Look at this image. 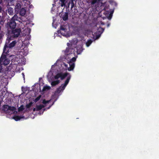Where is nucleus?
Listing matches in <instances>:
<instances>
[{
    "mask_svg": "<svg viewBox=\"0 0 159 159\" xmlns=\"http://www.w3.org/2000/svg\"><path fill=\"white\" fill-rule=\"evenodd\" d=\"M110 24H107V27H109V26H110Z\"/></svg>",
    "mask_w": 159,
    "mask_h": 159,
    "instance_id": "35",
    "label": "nucleus"
},
{
    "mask_svg": "<svg viewBox=\"0 0 159 159\" xmlns=\"http://www.w3.org/2000/svg\"><path fill=\"white\" fill-rule=\"evenodd\" d=\"M77 0H67V5H66V8H69L70 5H71V8L72 9L74 7L76 4Z\"/></svg>",
    "mask_w": 159,
    "mask_h": 159,
    "instance_id": "8",
    "label": "nucleus"
},
{
    "mask_svg": "<svg viewBox=\"0 0 159 159\" xmlns=\"http://www.w3.org/2000/svg\"><path fill=\"white\" fill-rule=\"evenodd\" d=\"M32 104V102H30L29 104H27L26 106V108H30Z\"/></svg>",
    "mask_w": 159,
    "mask_h": 159,
    "instance_id": "28",
    "label": "nucleus"
},
{
    "mask_svg": "<svg viewBox=\"0 0 159 159\" xmlns=\"http://www.w3.org/2000/svg\"><path fill=\"white\" fill-rule=\"evenodd\" d=\"M68 14L67 12L63 13L61 15L60 17L64 21H66L68 19Z\"/></svg>",
    "mask_w": 159,
    "mask_h": 159,
    "instance_id": "11",
    "label": "nucleus"
},
{
    "mask_svg": "<svg viewBox=\"0 0 159 159\" xmlns=\"http://www.w3.org/2000/svg\"><path fill=\"white\" fill-rule=\"evenodd\" d=\"M60 82V80H58L56 81H54L52 82L51 84L52 86H54L59 84Z\"/></svg>",
    "mask_w": 159,
    "mask_h": 159,
    "instance_id": "17",
    "label": "nucleus"
},
{
    "mask_svg": "<svg viewBox=\"0 0 159 159\" xmlns=\"http://www.w3.org/2000/svg\"><path fill=\"white\" fill-rule=\"evenodd\" d=\"M8 111H14L16 109V108L15 107H11L9 106V107H8Z\"/></svg>",
    "mask_w": 159,
    "mask_h": 159,
    "instance_id": "26",
    "label": "nucleus"
},
{
    "mask_svg": "<svg viewBox=\"0 0 159 159\" xmlns=\"http://www.w3.org/2000/svg\"><path fill=\"white\" fill-rule=\"evenodd\" d=\"M67 45L68 46V47L66 48L65 50V52L66 54L69 55L72 54L73 52H74V49L73 48H71L72 45L71 44L70 45L69 43H67Z\"/></svg>",
    "mask_w": 159,
    "mask_h": 159,
    "instance_id": "7",
    "label": "nucleus"
},
{
    "mask_svg": "<svg viewBox=\"0 0 159 159\" xmlns=\"http://www.w3.org/2000/svg\"><path fill=\"white\" fill-rule=\"evenodd\" d=\"M103 0H91L90 2L91 5L92 6L95 4H97L98 5L100 3H101L102 5L103 4V3L102 2Z\"/></svg>",
    "mask_w": 159,
    "mask_h": 159,
    "instance_id": "9",
    "label": "nucleus"
},
{
    "mask_svg": "<svg viewBox=\"0 0 159 159\" xmlns=\"http://www.w3.org/2000/svg\"><path fill=\"white\" fill-rule=\"evenodd\" d=\"M21 7V5L19 3H18L16 4V6H15V9L16 11H19L20 10V8Z\"/></svg>",
    "mask_w": 159,
    "mask_h": 159,
    "instance_id": "18",
    "label": "nucleus"
},
{
    "mask_svg": "<svg viewBox=\"0 0 159 159\" xmlns=\"http://www.w3.org/2000/svg\"><path fill=\"white\" fill-rule=\"evenodd\" d=\"M19 13L20 15L22 16H24L26 13V10L24 8H22L20 9Z\"/></svg>",
    "mask_w": 159,
    "mask_h": 159,
    "instance_id": "15",
    "label": "nucleus"
},
{
    "mask_svg": "<svg viewBox=\"0 0 159 159\" xmlns=\"http://www.w3.org/2000/svg\"><path fill=\"white\" fill-rule=\"evenodd\" d=\"M21 31V30L20 28H16L9 31L8 33L10 35H9V37L13 39L18 37L20 35Z\"/></svg>",
    "mask_w": 159,
    "mask_h": 159,
    "instance_id": "2",
    "label": "nucleus"
},
{
    "mask_svg": "<svg viewBox=\"0 0 159 159\" xmlns=\"http://www.w3.org/2000/svg\"><path fill=\"white\" fill-rule=\"evenodd\" d=\"M37 107H36V108H34L33 109V111H37Z\"/></svg>",
    "mask_w": 159,
    "mask_h": 159,
    "instance_id": "32",
    "label": "nucleus"
},
{
    "mask_svg": "<svg viewBox=\"0 0 159 159\" xmlns=\"http://www.w3.org/2000/svg\"><path fill=\"white\" fill-rule=\"evenodd\" d=\"M69 74L68 73H63L61 72H60L54 76V78L55 79H57L59 78H61V80H63Z\"/></svg>",
    "mask_w": 159,
    "mask_h": 159,
    "instance_id": "6",
    "label": "nucleus"
},
{
    "mask_svg": "<svg viewBox=\"0 0 159 159\" xmlns=\"http://www.w3.org/2000/svg\"><path fill=\"white\" fill-rule=\"evenodd\" d=\"M64 66L66 67V69L67 68V69H68V68H69V67H68V64H66L65 63H64L63 64Z\"/></svg>",
    "mask_w": 159,
    "mask_h": 159,
    "instance_id": "31",
    "label": "nucleus"
},
{
    "mask_svg": "<svg viewBox=\"0 0 159 159\" xmlns=\"http://www.w3.org/2000/svg\"><path fill=\"white\" fill-rule=\"evenodd\" d=\"M104 30V29L100 27L98 29L97 32H98L99 34L96 35V39H98L100 36L101 34L103 33Z\"/></svg>",
    "mask_w": 159,
    "mask_h": 159,
    "instance_id": "10",
    "label": "nucleus"
},
{
    "mask_svg": "<svg viewBox=\"0 0 159 159\" xmlns=\"http://www.w3.org/2000/svg\"><path fill=\"white\" fill-rule=\"evenodd\" d=\"M7 12L8 14L10 15H13V8L10 7L7 10Z\"/></svg>",
    "mask_w": 159,
    "mask_h": 159,
    "instance_id": "16",
    "label": "nucleus"
},
{
    "mask_svg": "<svg viewBox=\"0 0 159 159\" xmlns=\"http://www.w3.org/2000/svg\"><path fill=\"white\" fill-rule=\"evenodd\" d=\"M64 89H63L62 88V86L61 85L57 89L56 91H55V93L59 94L61 91H63Z\"/></svg>",
    "mask_w": 159,
    "mask_h": 159,
    "instance_id": "14",
    "label": "nucleus"
},
{
    "mask_svg": "<svg viewBox=\"0 0 159 159\" xmlns=\"http://www.w3.org/2000/svg\"><path fill=\"white\" fill-rule=\"evenodd\" d=\"M9 106L8 105H4L3 106V110L7 112H8V108Z\"/></svg>",
    "mask_w": 159,
    "mask_h": 159,
    "instance_id": "20",
    "label": "nucleus"
},
{
    "mask_svg": "<svg viewBox=\"0 0 159 159\" xmlns=\"http://www.w3.org/2000/svg\"><path fill=\"white\" fill-rule=\"evenodd\" d=\"M66 30V28L64 26L61 25L60 27V30H58L57 31V33L58 34L61 33V34H62V33H61V30L65 31Z\"/></svg>",
    "mask_w": 159,
    "mask_h": 159,
    "instance_id": "22",
    "label": "nucleus"
},
{
    "mask_svg": "<svg viewBox=\"0 0 159 159\" xmlns=\"http://www.w3.org/2000/svg\"><path fill=\"white\" fill-rule=\"evenodd\" d=\"M92 42V41L91 40L89 39V40H88L86 42V46L87 47H89L90 45L91 44Z\"/></svg>",
    "mask_w": 159,
    "mask_h": 159,
    "instance_id": "25",
    "label": "nucleus"
},
{
    "mask_svg": "<svg viewBox=\"0 0 159 159\" xmlns=\"http://www.w3.org/2000/svg\"><path fill=\"white\" fill-rule=\"evenodd\" d=\"M36 107L37 108V110L39 111L41 110L42 108H44L45 106L42 104H40L39 105H37Z\"/></svg>",
    "mask_w": 159,
    "mask_h": 159,
    "instance_id": "21",
    "label": "nucleus"
},
{
    "mask_svg": "<svg viewBox=\"0 0 159 159\" xmlns=\"http://www.w3.org/2000/svg\"><path fill=\"white\" fill-rule=\"evenodd\" d=\"M9 48L7 46V45H6V44L4 46L3 48V53L0 58V61L1 60H7L8 61V62H10V60L7 58V55L8 53L9 52Z\"/></svg>",
    "mask_w": 159,
    "mask_h": 159,
    "instance_id": "3",
    "label": "nucleus"
},
{
    "mask_svg": "<svg viewBox=\"0 0 159 159\" xmlns=\"http://www.w3.org/2000/svg\"><path fill=\"white\" fill-rule=\"evenodd\" d=\"M82 52V48L81 47H80L79 48V47H77V53L78 54H80Z\"/></svg>",
    "mask_w": 159,
    "mask_h": 159,
    "instance_id": "23",
    "label": "nucleus"
},
{
    "mask_svg": "<svg viewBox=\"0 0 159 159\" xmlns=\"http://www.w3.org/2000/svg\"><path fill=\"white\" fill-rule=\"evenodd\" d=\"M50 102V100H46L45 99L43 100L42 103L44 104H46L47 103H48Z\"/></svg>",
    "mask_w": 159,
    "mask_h": 159,
    "instance_id": "29",
    "label": "nucleus"
},
{
    "mask_svg": "<svg viewBox=\"0 0 159 159\" xmlns=\"http://www.w3.org/2000/svg\"><path fill=\"white\" fill-rule=\"evenodd\" d=\"M22 74L23 76V78L25 79V75H24V74L23 73H22Z\"/></svg>",
    "mask_w": 159,
    "mask_h": 159,
    "instance_id": "34",
    "label": "nucleus"
},
{
    "mask_svg": "<svg viewBox=\"0 0 159 159\" xmlns=\"http://www.w3.org/2000/svg\"><path fill=\"white\" fill-rule=\"evenodd\" d=\"M70 78L71 76L70 75L67 77V79L65 81L64 84H61L62 86V88L63 89H65L66 86L68 84L69 80L70 79Z\"/></svg>",
    "mask_w": 159,
    "mask_h": 159,
    "instance_id": "12",
    "label": "nucleus"
},
{
    "mask_svg": "<svg viewBox=\"0 0 159 159\" xmlns=\"http://www.w3.org/2000/svg\"><path fill=\"white\" fill-rule=\"evenodd\" d=\"M50 107H48V109L49 108H50Z\"/></svg>",
    "mask_w": 159,
    "mask_h": 159,
    "instance_id": "36",
    "label": "nucleus"
},
{
    "mask_svg": "<svg viewBox=\"0 0 159 159\" xmlns=\"http://www.w3.org/2000/svg\"><path fill=\"white\" fill-rule=\"evenodd\" d=\"M24 109V106L22 105L19 108H18V111H23Z\"/></svg>",
    "mask_w": 159,
    "mask_h": 159,
    "instance_id": "27",
    "label": "nucleus"
},
{
    "mask_svg": "<svg viewBox=\"0 0 159 159\" xmlns=\"http://www.w3.org/2000/svg\"><path fill=\"white\" fill-rule=\"evenodd\" d=\"M41 97V95H39L38 97H37L34 100V101L35 102H37L40 98Z\"/></svg>",
    "mask_w": 159,
    "mask_h": 159,
    "instance_id": "30",
    "label": "nucleus"
},
{
    "mask_svg": "<svg viewBox=\"0 0 159 159\" xmlns=\"http://www.w3.org/2000/svg\"><path fill=\"white\" fill-rule=\"evenodd\" d=\"M18 16L15 15L10 20L8 21L6 24V27L7 28V31L15 29L16 26V21H17Z\"/></svg>",
    "mask_w": 159,
    "mask_h": 159,
    "instance_id": "1",
    "label": "nucleus"
},
{
    "mask_svg": "<svg viewBox=\"0 0 159 159\" xmlns=\"http://www.w3.org/2000/svg\"><path fill=\"white\" fill-rule=\"evenodd\" d=\"M51 88L49 86H45L43 87L42 89L43 91H44L46 90H48L50 89Z\"/></svg>",
    "mask_w": 159,
    "mask_h": 159,
    "instance_id": "24",
    "label": "nucleus"
},
{
    "mask_svg": "<svg viewBox=\"0 0 159 159\" xmlns=\"http://www.w3.org/2000/svg\"><path fill=\"white\" fill-rule=\"evenodd\" d=\"M59 3L61 4V7H66L67 0H59Z\"/></svg>",
    "mask_w": 159,
    "mask_h": 159,
    "instance_id": "13",
    "label": "nucleus"
},
{
    "mask_svg": "<svg viewBox=\"0 0 159 159\" xmlns=\"http://www.w3.org/2000/svg\"><path fill=\"white\" fill-rule=\"evenodd\" d=\"M13 39L11 38H9V36L8 35L5 43L6 45H7V46L9 48H11L14 47L16 43V40L13 41L12 42H10V41Z\"/></svg>",
    "mask_w": 159,
    "mask_h": 159,
    "instance_id": "4",
    "label": "nucleus"
},
{
    "mask_svg": "<svg viewBox=\"0 0 159 159\" xmlns=\"http://www.w3.org/2000/svg\"><path fill=\"white\" fill-rule=\"evenodd\" d=\"M2 34H0V40L2 39Z\"/></svg>",
    "mask_w": 159,
    "mask_h": 159,
    "instance_id": "33",
    "label": "nucleus"
},
{
    "mask_svg": "<svg viewBox=\"0 0 159 159\" xmlns=\"http://www.w3.org/2000/svg\"><path fill=\"white\" fill-rule=\"evenodd\" d=\"M23 117L20 116H15L13 117V119H14L16 121H17L20 120V119Z\"/></svg>",
    "mask_w": 159,
    "mask_h": 159,
    "instance_id": "19",
    "label": "nucleus"
},
{
    "mask_svg": "<svg viewBox=\"0 0 159 159\" xmlns=\"http://www.w3.org/2000/svg\"><path fill=\"white\" fill-rule=\"evenodd\" d=\"M76 58L75 57H73L69 61L68 63L70 66L68 69L69 71H71L74 69L75 66L74 62L76 61Z\"/></svg>",
    "mask_w": 159,
    "mask_h": 159,
    "instance_id": "5",
    "label": "nucleus"
}]
</instances>
